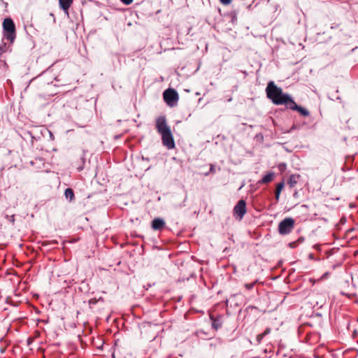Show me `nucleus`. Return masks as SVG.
Returning <instances> with one entry per match:
<instances>
[{"label": "nucleus", "mask_w": 358, "mask_h": 358, "mask_svg": "<svg viewBox=\"0 0 358 358\" xmlns=\"http://www.w3.org/2000/svg\"><path fill=\"white\" fill-rule=\"evenodd\" d=\"M262 339L263 338H261L260 334L257 335V340L259 343H260Z\"/></svg>", "instance_id": "nucleus-24"}, {"label": "nucleus", "mask_w": 358, "mask_h": 358, "mask_svg": "<svg viewBox=\"0 0 358 358\" xmlns=\"http://www.w3.org/2000/svg\"><path fill=\"white\" fill-rule=\"evenodd\" d=\"M220 2L224 5H228L231 3V0H220Z\"/></svg>", "instance_id": "nucleus-20"}, {"label": "nucleus", "mask_w": 358, "mask_h": 358, "mask_svg": "<svg viewBox=\"0 0 358 358\" xmlns=\"http://www.w3.org/2000/svg\"><path fill=\"white\" fill-rule=\"evenodd\" d=\"M246 211L245 201L243 199L239 200L234 208V215L238 217L239 220H241L246 213Z\"/></svg>", "instance_id": "nucleus-7"}, {"label": "nucleus", "mask_w": 358, "mask_h": 358, "mask_svg": "<svg viewBox=\"0 0 358 358\" xmlns=\"http://www.w3.org/2000/svg\"><path fill=\"white\" fill-rule=\"evenodd\" d=\"M278 167L280 172H284L287 169V164L285 163H280Z\"/></svg>", "instance_id": "nucleus-16"}, {"label": "nucleus", "mask_w": 358, "mask_h": 358, "mask_svg": "<svg viewBox=\"0 0 358 358\" xmlns=\"http://www.w3.org/2000/svg\"><path fill=\"white\" fill-rule=\"evenodd\" d=\"M3 37L11 43L14 42L16 36L15 25L13 20L7 17L3 22Z\"/></svg>", "instance_id": "nucleus-4"}, {"label": "nucleus", "mask_w": 358, "mask_h": 358, "mask_svg": "<svg viewBox=\"0 0 358 358\" xmlns=\"http://www.w3.org/2000/svg\"><path fill=\"white\" fill-rule=\"evenodd\" d=\"M64 195L70 201L74 199V192L72 189L67 188L64 192Z\"/></svg>", "instance_id": "nucleus-12"}, {"label": "nucleus", "mask_w": 358, "mask_h": 358, "mask_svg": "<svg viewBox=\"0 0 358 358\" xmlns=\"http://www.w3.org/2000/svg\"><path fill=\"white\" fill-rule=\"evenodd\" d=\"M273 178H274V173L272 172L268 173L262 178V180L259 181V182L263 183V184L268 183L273 180Z\"/></svg>", "instance_id": "nucleus-11"}, {"label": "nucleus", "mask_w": 358, "mask_h": 358, "mask_svg": "<svg viewBox=\"0 0 358 358\" xmlns=\"http://www.w3.org/2000/svg\"><path fill=\"white\" fill-rule=\"evenodd\" d=\"M121 1L125 5H129L133 2V0H121Z\"/></svg>", "instance_id": "nucleus-19"}, {"label": "nucleus", "mask_w": 358, "mask_h": 358, "mask_svg": "<svg viewBox=\"0 0 358 358\" xmlns=\"http://www.w3.org/2000/svg\"><path fill=\"white\" fill-rule=\"evenodd\" d=\"M2 52H3L2 48H0V55H1Z\"/></svg>", "instance_id": "nucleus-26"}, {"label": "nucleus", "mask_w": 358, "mask_h": 358, "mask_svg": "<svg viewBox=\"0 0 358 358\" xmlns=\"http://www.w3.org/2000/svg\"><path fill=\"white\" fill-rule=\"evenodd\" d=\"M6 217L8 219V220L9 222H10L11 223H14L15 222V215H6Z\"/></svg>", "instance_id": "nucleus-18"}, {"label": "nucleus", "mask_w": 358, "mask_h": 358, "mask_svg": "<svg viewBox=\"0 0 358 358\" xmlns=\"http://www.w3.org/2000/svg\"><path fill=\"white\" fill-rule=\"evenodd\" d=\"M271 331V329L270 328H266L262 334H260L261 338H264L265 336L269 334Z\"/></svg>", "instance_id": "nucleus-17"}, {"label": "nucleus", "mask_w": 358, "mask_h": 358, "mask_svg": "<svg viewBox=\"0 0 358 358\" xmlns=\"http://www.w3.org/2000/svg\"><path fill=\"white\" fill-rule=\"evenodd\" d=\"M213 327L215 329H217L219 327H220V325L218 324H217L215 322H214L213 323Z\"/></svg>", "instance_id": "nucleus-22"}, {"label": "nucleus", "mask_w": 358, "mask_h": 358, "mask_svg": "<svg viewBox=\"0 0 358 358\" xmlns=\"http://www.w3.org/2000/svg\"><path fill=\"white\" fill-rule=\"evenodd\" d=\"M214 170H215L214 166L213 165H211L210 166V172H214Z\"/></svg>", "instance_id": "nucleus-25"}, {"label": "nucleus", "mask_w": 358, "mask_h": 358, "mask_svg": "<svg viewBox=\"0 0 358 358\" xmlns=\"http://www.w3.org/2000/svg\"><path fill=\"white\" fill-rule=\"evenodd\" d=\"M267 97L271 100L275 105H285L287 108L292 100V98L282 90L278 87L273 81H270L266 88Z\"/></svg>", "instance_id": "nucleus-2"}, {"label": "nucleus", "mask_w": 358, "mask_h": 358, "mask_svg": "<svg viewBox=\"0 0 358 358\" xmlns=\"http://www.w3.org/2000/svg\"><path fill=\"white\" fill-rule=\"evenodd\" d=\"M163 98L169 106L174 107L178 104L179 95L176 90L169 88L163 92Z\"/></svg>", "instance_id": "nucleus-5"}, {"label": "nucleus", "mask_w": 358, "mask_h": 358, "mask_svg": "<svg viewBox=\"0 0 358 358\" xmlns=\"http://www.w3.org/2000/svg\"><path fill=\"white\" fill-rule=\"evenodd\" d=\"M155 127L157 132L162 136L163 145L169 150L173 149L175 148V141L165 116H159L156 119Z\"/></svg>", "instance_id": "nucleus-3"}, {"label": "nucleus", "mask_w": 358, "mask_h": 358, "mask_svg": "<svg viewBox=\"0 0 358 358\" xmlns=\"http://www.w3.org/2000/svg\"><path fill=\"white\" fill-rule=\"evenodd\" d=\"M165 227V222L162 218L157 217L152 221V228L154 230L159 231Z\"/></svg>", "instance_id": "nucleus-9"}, {"label": "nucleus", "mask_w": 358, "mask_h": 358, "mask_svg": "<svg viewBox=\"0 0 358 358\" xmlns=\"http://www.w3.org/2000/svg\"><path fill=\"white\" fill-rule=\"evenodd\" d=\"M257 280H255V281H254L253 282H251V283H245L244 285V287L247 289L250 290V289H252L254 287V286L257 283Z\"/></svg>", "instance_id": "nucleus-14"}, {"label": "nucleus", "mask_w": 358, "mask_h": 358, "mask_svg": "<svg viewBox=\"0 0 358 358\" xmlns=\"http://www.w3.org/2000/svg\"><path fill=\"white\" fill-rule=\"evenodd\" d=\"M296 176L294 175H292L288 180H287V184L290 186V187H294V185L296 184Z\"/></svg>", "instance_id": "nucleus-13"}, {"label": "nucleus", "mask_w": 358, "mask_h": 358, "mask_svg": "<svg viewBox=\"0 0 358 358\" xmlns=\"http://www.w3.org/2000/svg\"><path fill=\"white\" fill-rule=\"evenodd\" d=\"M73 0H59V3L61 8L68 15L69 8L71 6Z\"/></svg>", "instance_id": "nucleus-10"}, {"label": "nucleus", "mask_w": 358, "mask_h": 358, "mask_svg": "<svg viewBox=\"0 0 358 358\" xmlns=\"http://www.w3.org/2000/svg\"><path fill=\"white\" fill-rule=\"evenodd\" d=\"M283 187H284V182H279L276 186L275 192H278V193H280L282 189H283Z\"/></svg>", "instance_id": "nucleus-15"}, {"label": "nucleus", "mask_w": 358, "mask_h": 358, "mask_svg": "<svg viewBox=\"0 0 358 358\" xmlns=\"http://www.w3.org/2000/svg\"><path fill=\"white\" fill-rule=\"evenodd\" d=\"M287 108L292 110H296L298 111L301 115L307 117L310 115L309 111L303 108L301 106H299L296 103V102L292 99L290 103L289 104Z\"/></svg>", "instance_id": "nucleus-8"}, {"label": "nucleus", "mask_w": 358, "mask_h": 358, "mask_svg": "<svg viewBox=\"0 0 358 358\" xmlns=\"http://www.w3.org/2000/svg\"><path fill=\"white\" fill-rule=\"evenodd\" d=\"M294 225V220L291 217H287L282 220L278 224V232L281 235L289 234Z\"/></svg>", "instance_id": "nucleus-6"}, {"label": "nucleus", "mask_w": 358, "mask_h": 358, "mask_svg": "<svg viewBox=\"0 0 358 358\" xmlns=\"http://www.w3.org/2000/svg\"><path fill=\"white\" fill-rule=\"evenodd\" d=\"M280 194V193H278V192H275V199H276L277 201H278V199H279Z\"/></svg>", "instance_id": "nucleus-23"}, {"label": "nucleus", "mask_w": 358, "mask_h": 358, "mask_svg": "<svg viewBox=\"0 0 358 358\" xmlns=\"http://www.w3.org/2000/svg\"><path fill=\"white\" fill-rule=\"evenodd\" d=\"M267 97L271 100L275 105H285L287 108L292 100V98L282 90L278 87L273 81H270L266 88Z\"/></svg>", "instance_id": "nucleus-1"}, {"label": "nucleus", "mask_w": 358, "mask_h": 358, "mask_svg": "<svg viewBox=\"0 0 358 358\" xmlns=\"http://www.w3.org/2000/svg\"><path fill=\"white\" fill-rule=\"evenodd\" d=\"M96 303V300L95 299H92L89 301V304L92 305Z\"/></svg>", "instance_id": "nucleus-21"}]
</instances>
